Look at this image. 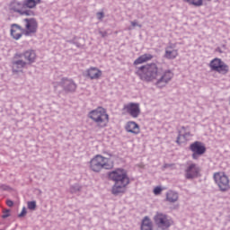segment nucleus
Wrapping results in <instances>:
<instances>
[{"label":"nucleus","instance_id":"f257e3e1","mask_svg":"<svg viewBox=\"0 0 230 230\" xmlns=\"http://www.w3.org/2000/svg\"><path fill=\"white\" fill-rule=\"evenodd\" d=\"M138 75L146 82H154V80H156L155 85L159 89L166 87V84L172 82V78H173V72L172 70H165L161 73L157 65L155 63L140 66L138 68Z\"/></svg>","mask_w":230,"mask_h":230},{"label":"nucleus","instance_id":"f03ea898","mask_svg":"<svg viewBox=\"0 0 230 230\" xmlns=\"http://www.w3.org/2000/svg\"><path fill=\"white\" fill-rule=\"evenodd\" d=\"M108 177L110 181L115 182L111 189V193L113 195L125 193V188L130 184V178H128L127 171L122 168H117L108 172Z\"/></svg>","mask_w":230,"mask_h":230},{"label":"nucleus","instance_id":"7ed1b4c3","mask_svg":"<svg viewBox=\"0 0 230 230\" xmlns=\"http://www.w3.org/2000/svg\"><path fill=\"white\" fill-rule=\"evenodd\" d=\"M88 118L96 124L98 128H105L109 124V114L107 113V110L103 107H98L89 111Z\"/></svg>","mask_w":230,"mask_h":230},{"label":"nucleus","instance_id":"20e7f679","mask_svg":"<svg viewBox=\"0 0 230 230\" xmlns=\"http://www.w3.org/2000/svg\"><path fill=\"white\" fill-rule=\"evenodd\" d=\"M114 167V164L111 162V159L101 155H96L90 161V170L95 172L96 173L102 172V170H111Z\"/></svg>","mask_w":230,"mask_h":230},{"label":"nucleus","instance_id":"39448f33","mask_svg":"<svg viewBox=\"0 0 230 230\" xmlns=\"http://www.w3.org/2000/svg\"><path fill=\"white\" fill-rule=\"evenodd\" d=\"M10 10L19 13L20 15H25L26 17H33L35 15V12L33 10L26 9L24 2L14 1L11 3Z\"/></svg>","mask_w":230,"mask_h":230},{"label":"nucleus","instance_id":"423d86ee","mask_svg":"<svg viewBox=\"0 0 230 230\" xmlns=\"http://www.w3.org/2000/svg\"><path fill=\"white\" fill-rule=\"evenodd\" d=\"M154 220L158 229H169L173 222L170 217L161 212L155 214Z\"/></svg>","mask_w":230,"mask_h":230},{"label":"nucleus","instance_id":"0eeeda50","mask_svg":"<svg viewBox=\"0 0 230 230\" xmlns=\"http://www.w3.org/2000/svg\"><path fill=\"white\" fill-rule=\"evenodd\" d=\"M214 181L217 184L221 191H227L229 190V177L224 172L214 173Z\"/></svg>","mask_w":230,"mask_h":230},{"label":"nucleus","instance_id":"6e6552de","mask_svg":"<svg viewBox=\"0 0 230 230\" xmlns=\"http://www.w3.org/2000/svg\"><path fill=\"white\" fill-rule=\"evenodd\" d=\"M190 150L192 152V159L197 161L199 157L201 155H204L206 154V146L200 141H195L192 144L190 145Z\"/></svg>","mask_w":230,"mask_h":230},{"label":"nucleus","instance_id":"1a4fd4ad","mask_svg":"<svg viewBox=\"0 0 230 230\" xmlns=\"http://www.w3.org/2000/svg\"><path fill=\"white\" fill-rule=\"evenodd\" d=\"M200 176V166L197 164H189L185 169V179L193 181Z\"/></svg>","mask_w":230,"mask_h":230},{"label":"nucleus","instance_id":"9d476101","mask_svg":"<svg viewBox=\"0 0 230 230\" xmlns=\"http://www.w3.org/2000/svg\"><path fill=\"white\" fill-rule=\"evenodd\" d=\"M209 67L211 71H216L217 73H227V71H229V66H227L222 59L217 58L210 61Z\"/></svg>","mask_w":230,"mask_h":230},{"label":"nucleus","instance_id":"9b49d317","mask_svg":"<svg viewBox=\"0 0 230 230\" xmlns=\"http://www.w3.org/2000/svg\"><path fill=\"white\" fill-rule=\"evenodd\" d=\"M124 111L131 116V118H139L141 114V107L139 102H129L124 105Z\"/></svg>","mask_w":230,"mask_h":230},{"label":"nucleus","instance_id":"f8f14e48","mask_svg":"<svg viewBox=\"0 0 230 230\" xmlns=\"http://www.w3.org/2000/svg\"><path fill=\"white\" fill-rule=\"evenodd\" d=\"M60 87H62L65 93H75L76 91V83L73 79L63 77L59 82Z\"/></svg>","mask_w":230,"mask_h":230},{"label":"nucleus","instance_id":"ddd939ff","mask_svg":"<svg viewBox=\"0 0 230 230\" xmlns=\"http://www.w3.org/2000/svg\"><path fill=\"white\" fill-rule=\"evenodd\" d=\"M23 22H25V28L27 30L25 31V35L28 36L31 35V33H37V28L39 25L35 18H25Z\"/></svg>","mask_w":230,"mask_h":230},{"label":"nucleus","instance_id":"4468645a","mask_svg":"<svg viewBox=\"0 0 230 230\" xmlns=\"http://www.w3.org/2000/svg\"><path fill=\"white\" fill-rule=\"evenodd\" d=\"M16 57L19 58H22L23 57L27 64H35V61L37 60V53L33 49H28L22 54H16Z\"/></svg>","mask_w":230,"mask_h":230},{"label":"nucleus","instance_id":"2eb2a0df","mask_svg":"<svg viewBox=\"0 0 230 230\" xmlns=\"http://www.w3.org/2000/svg\"><path fill=\"white\" fill-rule=\"evenodd\" d=\"M190 136H191V133L190 132V130H188V128L182 126L179 130L176 143L178 145H182V143H186V141L190 139Z\"/></svg>","mask_w":230,"mask_h":230},{"label":"nucleus","instance_id":"dca6fc26","mask_svg":"<svg viewBox=\"0 0 230 230\" xmlns=\"http://www.w3.org/2000/svg\"><path fill=\"white\" fill-rule=\"evenodd\" d=\"M178 56H179V51L173 49L172 45H169L165 48V53L164 57L167 60H175V58H177Z\"/></svg>","mask_w":230,"mask_h":230},{"label":"nucleus","instance_id":"f3484780","mask_svg":"<svg viewBox=\"0 0 230 230\" xmlns=\"http://www.w3.org/2000/svg\"><path fill=\"white\" fill-rule=\"evenodd\" d=\"M26 66H28V63L22 59H14L12 62L13 73H22Z\"/></svg>","mask_w":230,"mask_h":230},{"label":"nucleus","instance_id":"a211bd4d","mask_svg":"<svg viewBox=\"0 0 230 230\" xmlns=\"http://www.w3.org/2000/svg\"><path fill=\"white\" fill-rule=\"evenodd\" d=\"M125 128L128 132H129L130 134H134L135 136H137V134H139L140 132L139 125H137V123H136L135 121L128 122Z\"/></svg>","mask_w":230,"mask_h":230},{"label":"nucleus","instance_id":"6ab92c4d","mask_svg":"<svg viewBox=\"0 0 230 230\" xmlns=\"http://www.w3.org/2000/svg\"><path fill=\"white\" fill-rule=\"evenodd\" d=\"M22 30V28L18 24H13L11 28V36L13 37V39H14L15 40H19V39L22 37V33H21Z\"/></svg>","mask_w":230,"mask_h":230},{"label":"nucleus","instance_id":"aec40b11","mask_svg":"<svg viewBox=\"0 0 230 230\" xmlns=\"http://www.w3.org/2000/svg\"><path fill=\"white\" fill-rule=\"evenodd\" d=\"M87 76H89L91 80H98V78L102 76V70L96 67H91L87 70Z\"/></svg>","mask_w":230,"mask_h":230},{"label":"nucleus","instance_id":"412c9836","mask_svg":"<svg viewBox=\"0 0 230 230\" xmlns=\"http://www.w3.org/2000/svg\"><path fill=\"white\" fill-rule=\"evenodd\" d=\"M140 230H154V224L150 217H145L142 220Z\"/></svg>","mask_w":230,"mask_h":230},{"label":"nucleus","instance_id":"4be33fe9","mask_svg":"<svg viewBox=\"0 0 230 230\" xmlns=\"http://www.w3.org/2000/svg\"><path fill=\"white\" fill-rule=\"evenodd\" d=\"M154 58V56L151 54H144L140 57H138L134 61V66H139L140 64H145V62H148V60H152Z\"/></svg>","mask_w":230,"mask_h":230},{"label":"nucleus","instance_id":"5701e85b","mask_svg":"<svg viewBox=\"0 0 230 230\" xmlns=\"http://www.w3.org/2000/svg\"><path fill=\"white\" fill-rule=\"evenodd\" d=\"M23 4L26 10H35L38 4H40V0H24Z\"/></svg>","mask_w":230,"mask_h":230},{"label":"nucleus","instance_id":"b1692460","mask_svg":"<svg viewBox=\"0 0 230 230\" xmlns=\"http://www.w3.org/2000/svg\"><path fill=\"white\" fill-rule=\"evenodd\" d=\"M166 200L167 202H171L172 204H173L174 202H177V200H179V193L173 190L167 191Z\"/></svg>","mask_w":230,"mask_h":230},{"label":"nucleus","instance_id":"393cba45","mask_svg":"<svg viewBox=\"0 0 230 230\" xmlns=\"http://www.w3.org/2000/svg\"><path fill=\"white\" fill-rule=\"evenodd\" d=\"M188 4H191L192 6H202L203 0H183Z\"/></svg>","mask_w":230,"mask_h":230},{"label":"nucleus","instance_id":"a878e982","mask_svg":"<svg viewBox=\"0 0 230 230\" xmlns=\"http://www.w3.org/2000/svg\"><path fill=\"white\" fill-rule=\"evenodd\" d=\"M80 190H82V187L78 183H75L70 187L71 193H78Z\"/></svg>","mask_w":230,"mask_h":230},{"label":"nucleus","instance_id":"bb28decb","mask_svg":"<svg viewBox=\"0 0 230 230\" xmlns=\"http://www.w3.org/2000/svg\"><path fill=\"white\" fill-rule=\"evenodd\" d=\"M28 209H31V211H35L37 208V202L36 201H29L27 203Z\"/></svg>","mask_w":230,"mask_h":230},{"label":"nucleus","instance_id":"cd10ccee","mask_svg":"<svg viewBox=\"0 0 230 230\" xmlns=\"http://www.w3.org/2000/svg\"><path fill=\"white\" fill-rule=\"evenodd\" d=\"M163 191V189L161 187H155L154 189L155 195H160V193Z\"/></svg>","mask_w":230,"mask_h":230},{"label":"nucleus","instance_id":"c85d7f7f","mask_svg":"<svg viewBox=\"0 0 230 230\" xmlns=\"http://www.w3.org/2000/svg\"><path fill=\"white\" fill-rule=\"evenodd\" d=\"M96 15H97V19L99 21H102L103 19V17H105V13H103V12H99L96 13Z\"/></svg>","mask_w":230,"mask_h":230},{"label":"nucleus","instance_id":"c756f323","mask_svg":"<svg viewBox=\"0 0 230 230\" xmlns=\"http://www.w3.org/2000/svg\"><path fill=\"white\" fill-rule=\"evenodd\" d=\"M27 211H26V207H23L22 209V212L18 215V217L20 218H22V217H24L26 215Z\"/></svg>","mask_w":230,"mask_h":230},{"label":"nucleus","instance_id":"7c9ffc66","mask_svg":"<svg viewBox=\"0 0 230 230\" xmlns=\"http://www.w3.org/2000/svg\"><path fill=\"white\" fill-rule=\"evenodd\" d=\"M10 217V210L6 209L4 211V215L2 216V218H8Z\"/></svg>","mask_w":230,"mask_h":230},{"label":"nucleus","instance_id":"2f4dec72","mask_svg":"<svg viewBox=\"0 0 230 230\" xmlns=\"http://www.w3.org/2000/svg\"><path fill=\"white\" fill-rule=\"evenodd\" d=\"M131 26H133V28H136V26H138V28H142V25L137 23V21L131 22Z\"/></svg>","mask_w":230,"mask_h":230},{"label":"nucleus","instance_id":"473e14b6","mask_svg":"<svg viewBox=\"0 0 230 230\" xmlns=\"http://www.w3.org/2000/svg\"><path fill=\"white\" fill-rule=\"evenodd\" d=\"M6 205H7L9 208H13V202L11 199H7V200H6Z\"/></svg>","mask_w":230,"mask_h":230},{"label":"nucleus","instance_id":"72a5a7b5","mask_svg":"<svg viewBox=\"0 0 230 230\" xmlns=\"http://www.w3.org/2000/svg\"><path fill=\"white\" fill-rule=\"evenodd\" d=\"M99 33H100V35L102 36V37H107V31H100Z\"/></svg>","mask_w":230,"mask_h":230},{"label":"nucleus","instance_id":"f704fd0d","mask_svg":"<svg viewBox=\"0 0 230 230\" xmlns=\"http://www.w3.org/2000/svg\"><path fill=\"white\" fill-rule=\"evenodd\" d=\"M157 230H170V229H168V228H165V229L158 228Z\"/></svg>","mask_w":230,"mask_h":230},{"label":"nucleus","instance_id":"c9c22d12","mask_svg":"<svg viewBox=\"0 0 230 230\" xmlns=\"http://www.w3.org/2000/svg\"><path fill=\"white\" fill-rule=\"evenodd\" d=\"M128 30H132V27H129Z\"/></svg>","mask_w":230,"mask_h":230},{"label":"nucleus","instance_id":"e433bc0d","mask_svg":"<svg viewBox=\"0 0 230 230\" xmlns=\"http://www.w3.org/2000/svg\"><path fill=\"white\" fill-rule=\"evenodd\" d=\"M207 1H211V0H207Z\"/></svg>","mask_w":230,"mask_h":230}]
</instances>
